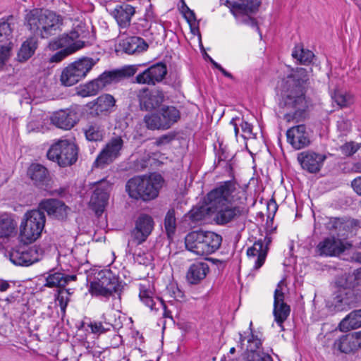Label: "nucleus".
Returning <instances> with one entry per match:
<instances>
[{"mask_svg":"<svg viewBox=\"0 0 361 361\" xmlns=\"http://www.w3.org/2000/svg\"><path fill=\"white\" fill-rule=\"evenodd\" d=\"M309 76L305 68H297L281 80L279 106L290 111L283 116L286 122L299 123L308 117L310 102L306 97L305 85Z\"/></svg>","mask_w":361,"mask_h":361,"instance_id":"nucleus-1","label":"nucleus"},{"mask_svg":"<svg viewBox=\"0 0 361 361\" xmlns=\"http://www.w3.org/2000/svg\"><path fill=\"white\" fill-rule=\"evenodd\" d=\"M240 195L243 192L239 186L231 180L221 183L207 194V201L211 204L212 213H215L214 220L218 225H225L245 213L243 207L228 205L239 202Z\"/></svg>","mask_w":361,"mask_h":361,"instance_id":"nucleus-2","label":"nucleus"},{"mask_svg":"<svg viewBox=\"0 0 361 361\" xmlns=\"http://www.w3.org/2000/svg\"><path fill=\"white\" fill-rule=\"evenodd\" d=\"M63 18L50 10L35 8L25 16L24 25L35 37L48 39L62 30Z\"/></svg>","mask_w":361,"mask_h":361,"instance_id":"nucleus-3","label":"nucleus"},{"mask_svg":"<svg viewBox=\"0 0 361 361\" xmlns=\"http://www.w3.org/2000/svg\"><path fill=\"white\" fill-rule=\"evenodd\" d=\"M355 276L344 274L338 276L335 282L336 290L326 300V306L331 312H342L351 308L357 300L353 288Z\"/></svg>","mask_w":361,"mask_h":361,"instance_id":"nucleus-4","label":"nucleus"},{"mask_svg":"<svg viewBox=\"0 0 361 361\" xmlns=\"http://www.w3.org/2000/svg\"><path fill=\"white\" fill-rule=\"evenodd\" d=\"M163 183L164 179L160 174L153 173L149 176H135L129 179L126 188L131 198L146 202L158 196Z\"/></svg>","mask_w":361,"mask_h":361,"instance_id":"nucleus-5","label":"nucleus"},{"mask_svg":"<svg viewBox=\"0 0 361 361\" xmlns=\"http://www.w3.org/2000/svg\"><path fill=\"white\" fill-rule=\"evenodd\" d=\"M83 27L84 24L80 22L70 33L63 34L49 43V47L53 50L65 48L55 53L50 58V62L59 63L69 54L84 47L85 42L80 39L85 37Z\"/></svg>","mask_w":361,"mask_h":361,"instance_id":"nucleus-6","label":"nucleus"},{"mask_svg":"<svg viewBox=\"0 0 361 361\" xmlns=\"http://www.w3.org/2000/svg\"><path fill=\"white\" fill-rule=\"evenodd\" d=\"M136 72L137 68L135 66H128L121 69L104 71L97 78L78 87V94L82 97L94 96L106 86L118 82L123 78L130 77Z\"/></svg>","mask_w":361,"mask_h":361,"instance_id":"nucleus-7","label":"nucleus"},{"mask_svg":"<svg viewBox=\"0 0 361 361\" xmlns=\"http://www.w3.org/2000/svg\"><path fill=\"white\" fill-rule=\"evenodd\" d=\"M221 241L220 235L202 230L190 232L185 238L187 250L200 256L210 255L216 251Z\"/></svg>","mask_w":361,"mask_h":361,"instance_id":"nucleus-8","label":"nucleus"},{"mask_svg":"<svg viewBox=\"0 0 361 361\" xmlns=\"http://www.w3.org/2000/svg\"><path fill=\"white\" fill-rule=\"evenodd\" d=\"M78 147L68 140H59L49 149L47 156L61 167L73 165L78 159Z\"/></svg>","mask_w":361,"mask_h":361,"instance_id":"nucleus-9","label":"nucleus"},{"mask_svg":"<svg viewBox=\"0 0 361 361\" xmlns=\"http://www.w3.org/2000/svg\"><path fill=\"white\" fill-rule=\"evenodd\" d=\"M180 118L179 110L173 106H162L158 111L147 114L144 122L149 130H167Z\"/></svg>","mask_w":361,"mask_h":361,"instance_id":"nucleus-10","label":"nucleus"},{"mask_svg":"<svg viewBox=\"0 0 361 361\" xmlns=\"http://www.w3.org/2000/svg\"><path fill=\"white\" fill-rule=\"evenodd\" d=\"M45 219V215L41 210L33 209L27 212L20 224L21 241L28 244L36 240L41 235Z\"/></svg>","mask_w":361,"mask_h":361,"instance_id":"nucleus-11","label":"nucleus"},{"mask_svg":"<svg viewBox=\"0 0 361 361\" xmlns=\"http://www.w3.org/2000/svg\"><path fill=\"white\" fill-rule=\"evenodd\" d=\"M95 64V61L91 58L75 61L63 69L60 76L61 84L65 87L75 85L85 78Z\"/></svg>","mask_w":361,"mask_h":361,"instance_id":"nucleus-12","label":"nucleus"},{"mask_svg":"<svg viewBox=\"0 0 361 361\" xmlns=\"http://www.w3.org/2000/svg\"><path fill=\"white\" fill-rule=\"evenodd\" d=\"M45 250L41 245L27 247L25 245L13 248L9 252L10 260L18 266L28 267L39 261Z\"/></svg>","mask_w":361,"mask_h":361,"instance_id":"nucleus-13","label":"nucleus"},{"mask_svg":"<svg viewBox=\"0 0 361 361\" xmlns=\"http://www.w3.org/2000/svg\"><path fill=\"white\" fill-rule=\"evenodd\" d=\"M99 278L90 283V291L96 296L108 298L118 294L120 297L122 286L118 279L111 273H99Z\"/></svg>","mask_w":361,"mask_h":361,"instance_id":"nucleus-14","label":"nucleus"},{"mask_svg":"<svg viewBox=\"0 0 361 361\" xmlns=\"http://www.w3.org/2000/svg\"><path fill=\"white\" fill-rule=\"evenodd\" d=\"M260 4V0H243L239 2H234L232 4L231 11L239 23L249 25L259 31V28L257 26V21L251 17V14L255 13L258 10Z\"/></svg>","mask_w":361,"mask_h":361,"instance_id":"nucleus-15","label":"nucleus"},{"mask_svg":"<svg viewBox=\"0 0 361 361\" xmlns=\"http://www.w3.org/2000/svg\"><path fill=\"white\" fill-rule=\"evenodd\" d=\"M123 146V140L121 136L112 137L98 154L94 166L102 169L112 163L121 155Z\"/></svg>","mask_w":361,"mask_h":361,"instance_id":"nucleus-16","label":"nucleus"},{"mask_svg":"<svg viewBox=\"0 0 361 361\" xmlns=\"http://www.w3.org/2000/svg\"><path fill=\"white\" fill-rule=\"evenodd\" d=\"M94 190L90 199V204L97 215H101L108 204L111 184L105 179L93 183Z\"/></svg>","mask_w":361,"mask_h":361,"instance_id":"nucleus-17","label":"nucleus"},{"mask_svg":"<svg viewBox=\"0 0 361 361\" xmlns=\"http://www.w3.org/2000/svg\"><path fill=\"white\" fill-rule=\"evenodd\" d=\"M154 228L153 219L147 214H141L135 221V226L131 231V240L128 242L140 245L146 241Z\"/></svg>","mask_w":361,"mask_h":361,"instance_id":"nucleus-18","label":"nucleus"},{"mask_svg":"<svg viewBox=\"0 0 361 361\" xmlns=\"http://www.w3.org/2000/svg\"><path fill=\"white\" fill-rule=\"evenodd\" d=\"M297 159L303 169L309 173H316L321 170L326 156L307 150L299 153Z\"/></svg>","mask_w":361,"mask_h":361,"instance_id":"nucleus-19","label":"nucleus"},{"mask_svg":"<svg viewBox=\"0 0 361 361\" xmlns=\"http://www.w3.org/2000/svg\"><path fill=\"white\" fill-rule=\"evenodd\" d=\"M139 298L143 304L152 311L157 312L160 309H163V316L164 317H171L164 301L160 298L156 297L154 290L149 287H147L145 284L140 285Z\"/></svg>","mask_w":361,"mask_h":361,"instance_id":"nucleus-20","label":"nucleus"},{"mask_svg":"<svg viewBox=\"0 0 361 361\" xmlns=\"http://www.w3.org/2000/svg\"><path fill=\"white\" fill-rule=\"evenodd\" d=\"M140 106L142 110L150 111L159 107L164 101V92L154 89L149 90L148 88H144L140 91L138 95Z\"/></svg>","mask_w":361,"mask_h":361,"instance_id":"nucleus-21","label":"nucleus"},{"mask_svg":"<svg viewBox=\"0 0 361 361\" xmlns=\"http://www.w3.org/2000/svg\"><path fill=\"white\" fill-rule=\"evenodd\" d=\"M167 73V68L165 64L157 63L152 65L142 73L135 77L136 82L139 84L155 85L161 82Z\"/></svg>","mask_w":361,"mask_h":361,"instance_id":"nucleus-22","label":"nucleus"},{"mask_svg":"<svg viewBox=\"0 0 361 361\" xmlns=\"http://www.w3.org/2000/svg\"><path fill=\"white\" fill-rule=\"evenodd\" d=\"M37 210L46 212L50 217L63 220L67 217L69 208L59 200L45 199L39 202Z\"/></svg>","mask_w":361,"mask_h":361,"instance_id":"nucleus-23","label":"nucleus"},{"mask_svg":"<svg viewBox=\"0 0 361 361\" xmlns=\"http://www.w3.org/2000/svg\"><path fill=\"white\" fill-rule=\"evenodd\" d=\"M350 246V244L344 243L338 238L330 237L325 238L318 244L317 251L320 255L337 256Z\"/></svg>","mask_w":361,"mask_h":361,"instance_id":"nucleus-24","label":"nucleus"},{"mask_svg":"<svg viewBox=\"0 0 361 361\" xmlns=\"http://www.w3.org/2000/svg\"><path fill=\"white\" fill-rule=\"evenodd\" d=\"M288 142L295 149H300L310 143L309 133L305 125H298L289 128L286 132Z\"/></svg>","mask_w":361,"mask_h":361,"instance_id":"nucleus-25","label":"nucleus"},{"mask_svg":"<svg viewBox=\"0 0 361 361\" xmlns=\"http://www.w3.org/2000/svg\"><path fill=\"white\" fill-rule=\"evenodd\" d=\"M334 348L344 353L361 348V331L343 335L335 341Z\"/></svg>","mask_w":361,"mask_h":361,"instance_id":"nucleus-26","label":"nucleus"},{"mask_svg":"<svg viewBox=\"0 0 361 361\" xmlns=\"http://www.w3.org/2000/svg\"><path fill=\"white\" fill-rule=\"evenodd\" d=\"M290 312V306L284 302V294L281 290L276 288L274 291L273 314L277 324L283 329V324Z\"/></svg>","mask_w":361,"mask_h":361,"instance_id":"nucleus-27","label":"nucleus"},{"mask_svg":"<svg viewBox=\"0 0 361 361\" xmlns=\"http://www.w3.org/2000/svg\"><path fill=\"white\" fill-rule=\"evenodd\" d=\"M27 175L38 188L47 190L51 185L48 170L39 164H32L27 170Z\"/></svg>","mask_w":361,"mask_h":361,"instance_id":"nucleus-28","label":"nucleus"},{"mask_svg":"<svg viewBox=\"0 0 361 361\" xmlns=\"http://www.w3.org/2000/svg\"><path fill=\"white\" fill-rule=\"evenodd\" d=\"M135 13V8L130 4L123 3L117 5L112 12L121 28H127L130 25L132 17Z\"/></svg>","mask_w":361,"mask_h":361,"instance_id":"nucleus-29","label":"nucleus"},{"mask_svg":"<svg viewBox=\"0 0 361 361\" xmlns=\"http://www.w3.org/2000/svg\"><path fill=\"white\" fill-rule=\"evenodd\" d=\"M78 118L76 114L70 110H61L55 113L51 116V122L56 127L64 129L70 130L77 123Z\"/></svg>","mask_w":361,"mask_h":361,"instance_id":"nucleus-30","label":"nucleus"},{"mask_svg":"<svg viewBox=\"0 0 361 361\" xmlns=\"http://www.w3.org/2000/svg\"><path fill=\"white\" fill-rule=\"evenodd\" d=\"M209 270V267L207 262H195L187 271V281L191 284H197L206 277Z\"/></svg>","mask_w":361,"mask_h":361,"instance_id":"nucleus-31","label":"nucleus"},{"mask_svg":"<svg viewBox=\"0 0 361 361\" xmlns=\"http://www.w3.org/2000/svg\"><path fill=\"white\" fill-rule=\"evenodd\" d=\"M116 100L110 94H103L98 97L94 104L97 115H107L115 111Z\"/></svg>","mask_w":361,"mask_h":361,"instance_id":"nucleus-32","label":"nucleus"},{"mask_svg":"<svg viewBox=\"0 0 361 361\" xmlns=\"http://www.w3.org/2000/svg\"><path fill=\"white\" fill-rule=\"evenodd\" d=\"M267 254V247H264L262 240L256 241L254 245L247 250V256L254 259L255 269H259L264 263Z\"/></svg>","mask_w":361,"mask_h":361,"instance_id":"nucleus-33","label":"nucleus"},{"mask_svg":"<svg viewBox=\"0 0 361 361\" xmlns=\"http://www.w3.org/2000/svg\"><path fill=\"white\" fill-rule=\"evenodd\" d=\"M17 223L11 214L4 213L0 215V240H8L16 232Z\"/></svg>","mask_w":361,"mask_h":361,"instance_id":"nucleus-34","label":"nucleus"},{"mask_svg":"<svg viewBox=\"0 0 361 361\" xmlns=\"http://www.w3.org/2000/svg\"><path fill=\"white\" fill-rule=\"evenodd\" d=\"M121 46L123 51L128 54L142 52L148 48L147 44L142 38L135 36L123 40Z\"/></svg>","mask_w":361,"mask_h":361,"instance_id":"nucleus-35","label":"nucleus"},{"mask_svg":"<svg viewBox=\"0 0 361 361\" xmlns=\"http://www.w3.org/2000/svg\"><path fill=\"white\" fill-rule=\"evenodd\" d=\"M240 341L238 347L245 352L250 353L253 355L255 353L262 351L260 347L262 345L261 341L257 338L252 333L250 334L246 339L241 333H239Z\"/></svg>","mask_w":361,"mask_h":361,"instance_id":"nucleus-36","label":"nucleus"},{"mask_svg":"<svg viewBox=\"0 0 361 361\" xmlns=\"http://www.w3.org/2000/svg\"><path fill=\"white\" fill-rule=\"evenodd\" d=\"M83 132L86 139L91 142L102 140L104 135V130L98 121L89 122L83 128Z\"/></svg>","mask_w":361,"mask_h":361,"instance_id":"nucleus-37","label":"nucleus"},{"mask_svg":"<svg viewBox=\"0 0 361 361\" xmlns=\"http://www.w3.org/2000/svg\"><path fill=\"white\" fill-rule=\"evenodd\" d=\"M340 329L346 331L361 327V310H356L348 314L340 323Z\"/></svg>","mask_w":361,"mask_h":361,"instance_id":"nucleus-38","label":"nucleus"},{"mask_svg":"<svg viewBox=\"0 0 361 361\" xmlns=\"http://www.w3.org/2000/svg\"><path fill=\"white\" fill-rule=\"evenodd\" d=\"M37 47V41L35 37H30L25 41L18 53L19 61H25L29 59L35 53Z\"/></svg>","mask_w":361,"mask_h":361,"instance_id":"nucleus-39","label":"nucleus"},{"mask_svg":"<svg viewBox=\"0 0 361 361\" xmlns=\"http://www.w3.org/2000/svg\"><path fill=\"white\" fill-rule=\"evenodd\" d=\"M212 213L211 204L205 199V204L193 207L188 213L189 219L194 223H198L204 220L209 214Z\"/></svg>","mask_w":361,"mask_h":361,"instance_id":"nucleus-40","label":"nucleus"},{"mask_svg":"<svg viewBox=\"0 0 361 361\" xmlns=\"http://www.w3.org/2000/svg\"><path fill=\"white\" fill-rule=\"evenodd\" d=\"M292 56L294 59L299 61L300 63L308 65L312 62L314 55L311 51L305 49L300 46H296L292 53Z\"/></svg>","mask_w":361,"mask_h":361,"instance_id":"nucleus-41","label":"nucleus"},{"mask_svg":"<svg viewBox=\"0 0 361 361\" xmlns=\"http://www.w3.org/2000/svg\"><path fill=\"white\" fill-rule=\"evenodd\" d=\"M67 284L65 274L60 272H55L49 274L46 278L45 286L49 288H61Z\"/></svg>","mask_w":361,"mask_h":361,"instance_id":"nucleus-42","label":"nucleus"},{"mask_svg":"<svg viewBox=\"0 0 361 361\" xmlns=\"http://www.w3.org/2000/svg\"><path fill=\"white\" fill-rule=\"evenodd\" d=\"M12 32L10 23L6 21L0 23V46L13 44Z\"/></svg>","mask_w":361,"mask_h":361,"instance_id":"nucleus-43","label":"nucleus"},{"mask_svg":"<svg viewBox=\"0 0 361 361\" xmlns=\"http://www.w3.org/2000/svg\"><path fill=\"white\" fill-rule=\"evenodd\" d=\"M331 98L340 107H346L352 102L351 96L343 91L336 90L331 94Z\"/></svg>","mask_w":361,"mask_h":361,"instance_id":"nucleus-44","label":"nucleus"},{"mask_svg":"<svg viewBox=\"0 0 361 361\" xmlns=\"http://www.w3.org/2000/svg\"><path fill=\"white\" fill-rule=\"evenodd\" d=\"M164 227L169 237L174 234L176 228V220L173 209H169L166 213L164 219Z\"/></svg>","mask_w":361,"mask_h":361,"instance_id":"nucleus-45","label":"nucleus"},{"mask_svg":"<svg viewBox=\"0 0 361 361\" xmlns=\"http://www.w3.org/2000/svg\"><path fill=\"white\" fill-rule=\"evenodd\" d=\"M13 44L0 46V68L8 61L11 56Z\"/></svg>","mask_w":361,"mask_h":361,"instance_id":"nucleus-46","label":"nucleus"},{"mask_svg":"<svg viewBox=\"0 0 361 361\" xmlns=\"http://www.w3.org/2000/svg\"><path fill=\"white\" fill-rule=\"evenodd\" d=\"M360 144L350 142L341 146L340 149L343 155L348 157L355 154L360 148Z\"/></svg>","mask_w":361,"mask_h":361,"instance_id":"nucleus-47","label":"nucleus"},{"mask_svg":"<svg viewBox=\"0 0 361 361\" xmlns=\"http://www.w3.org/2000/svg\"><path fill=\"white\" fill-rule=\"evenodd\" d=\"M89 326L93 334H101L109 331L112 326L109 324H106L104 326L101 322H91Z\"/></svg>","mask_w":361,"mask_h":361,"instance_id":"nucleus-48","label":"nucleus"},{"mask_svg":"<svg viewBox=\"0 0 361 361\" xmlns=\"http://www.w3.org/2000/svg\"><path fill=\"white\" fill-rule=\"evenodd\" d=\"M343 224V221L341 219L333 218L329 220L328 228L330 230L341 231Z\"/></svg>","mask_w":361,"mask_h":361,"instance_id":"nucleus-49","label":"nucleus"},{"mask_svg":"<svg viewBox=\"0 0 361 361\" xmlns=\"http://www.w3.org/2000/svg\"><path fill=\"white\" fill-rule=\"evenodd\" d=\"M63 290H60L56 297V301L59 302V305L63 312H65L66 306L68 305V299Z\"/></svg>","mask_w":361,"mask_h":361,"instance_id":"nucleus-50","label":"nucleus"},{"mask_svg":"<svg viewBox=\"0 0 361 361\" xmlns=\"http://www.w3.org/2000/svg\"><path fill=\"white\" fill-rule=\"evenodd\" d=\"M135 259L140 264L147 265L152 261V255L150 254H137L135 257Z\"/></svg>","mask_w":361,"mask_h":361,"instance_id":"nucleus-51","label":"nucleus"},{"mask_svg":"<svg viewBox=\"0 0 361 361\" xmlns=\"http://www.w3.org/2000/svg\"><path fill=\"white\" fill-rule=\"evenodd\" d=\"M173 139V136L169 134L163 135L158 138H157L155 141V145L157 146L164 145L169 144Z\"/></svg>","mask_w":361,"mask_h":361,"instance_id":"nucleus-52","label":"nucleus"},{"mask_svg":"<svg viewBox=\"0 0 361 361\" xmlns=\"http://www.w3.org/2000/svg\"><path fill=\"white\" fill-rule=\"evenodd\" d=\"M278 209V205L274 199L270 200L267 203L268 217H272L276 214Z\"/></svg>","mask_w":361,"mask_h":361,"instance_id":"nucleus-53","label":"nucleus"},{"mask_svg":"<svg viewBox=\"0 0 361 361\" xmlns=\"http://www.w3.org/2000/svg\"><path fill=\"white\" fill-rule=\"evenodd\" d=\"M242 131L245 134L243 135L245 137L247 135H251L252 134V126L247 121H242L240 123Z\"/></svg>","mask_w":361,"mask_h":361,"instance_id":"nucleus-54","label":"nucleus"},{"mask_svg":"<svg viewBox=\"0 0 361 361\" xmlns=\"http://www.w3.org/2000/svg\"><path fill=\"white\" fill-rule=\"evenodd\" d=\"M351 186L357 194L361 195V176L355 178L351 183Z\"/></svg>","mask_w":361,"mask_h":361,"instance_id":"nucleus-55","label":"nucleus"},{"mask_svg":"<svg viewBox=\"0 0 361 361\" xmlns=\"http://www.w3.org/2000/svg\"><path fill=\"white\" fill-rule=\"evenodd\" d=\"M16 301V298L13 295H10L5 298L0 299V306L4 309L7 307L10 304L14 303Z\"/></svg>","mask_w":361,"mask_h":361,"instance_id":"nucleus-56","label":"nucleus"},{"mask_svg":"<svg viewBox=\"0 0 361 361\" xmlns=\"http://www.w3.org/2000/svg\"><path fill=\"white\" fill-rule=\"evenodd\" d=\"M209 61L216 68H217L219 71H220L222 73V74L224 76L229 78H233V75L230 73L227 72L220 64H219L215 61H214L211 57H209Z\"/></svg>","mask_w":361,"mask_h":361,"instance_id":"nucleus-57","label":"nucleus"},{"mask_svg":"<svg viewBox=\"0 0 361 361\" xmlns=\"http://www.w3.org/2000/svg\"><path fill=\"white\" fill-rule=\"evenodd\" d=\"M183 13H184V16L185 18L188 21H191L192 20H195V13L194 12L190 10L186 5H185L183 7Z\"/></svg>","mask_w":361,"mask_h":361,"instance_id":"nucleus-58","label":"nucleus"},{"mask_svg":"<svg viewBox=\"0 0 361 361\" xmlns=\"http://www.w3.org/2000/svg\"><path fill=\"white\" fill-rule=\"evenodd\" d=\"M10 288V284L8 281L0 280V291L4 292Z\"/></svg>","mask_w":361,"mask_h":361,"instance_id":"nucleus-59","label":"nucleus"},{"mask_svg":"<svg viewBox=\"0 0 361 361\" xmlns=\"http://www.w3.org/2000/svg\"><path fill=\"white\" fill-rule=\"evenodd\" d=\"M236 120H237V118H232V120L230 121V124L232 125L233 126V128H234V132H235V136L238 135V133L239 132V129H238V124L236 123Z\"/></svg>","mask_w":361,"mask_h":361,"instance_id":"nucleus-60","label":"nucleus"},{"mask_svg":"<svg viewBox=\"0 0 361 361\" xmlns=\"http://www.w3.org/2000/svg\"><path fill=\"white\" fill-rule=\"evenodd\" d=\"M353 259L361 264V251L355 252L353 256Z\"/></svg>","mask_w":361,"mask_h":361,"instance_id":"nucleus-61","label":"nucleus"},{"mask_svg":"<svg viewBox=\"0 0 361 361\" xmlns=\"http://www.w3.org/2000/svg\"><path fill=\"white\" fill-rule=\"evenodd\" d=\"M271 242V238L266 236L264 240V247H267L268 248L269 244Z\"/></svg>","mask_w":361,"mask_h":361,"instance_id":"nucleus-62","label":"nucleus"},{"mask_svg":"<svg viewBox=\"0 0 361 361\" xmlns=\"http://www.w3.org/2000/svg\"><path fill=\"white\" fill-rule=\"evenodd\" d=\"M65 278L68 283L70 281L75 280L76 279V276L75 275H65Z\"/></svg>","mask_w":361,"mask_h":361,"instance_id":"nucleus-63","label":"nucleus"},{"mask_svg":"<svg viewBox=\"0 0 361 361\" xmlns=\"http://www.w3.org/2000/svg\"><path fill=\"white\" fill-rule=\"evenodd\" d=\"M90 356H94V354H93L92 352L88 350L87 353L84 354V357H90Z\"/></svg>","mask_w":361,"mask_h":361,"instance_id":"nucleus-64","label":"nucleus"}]
</instances>
